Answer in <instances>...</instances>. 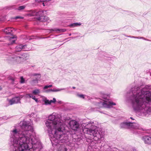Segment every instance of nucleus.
Returning <instances> with one entry per match:
<instances>
[{"instance_id": "obj_18", "label": "nucleus", "mask_w": 151, "mask_h": 151, "mask_svg": "<svg viewBox=\"0 0 151 151\" xmlns=\"http://www.w3.org/2000/svg\"><path fill=\"white\" fill-rule=\"evenodd\" d=\"M51 0H35L36 2L37 3H39L41 2H42V4L44 6L47 5L46 1H51Z\"/></svg>"}, {"instance_id": "obj_34", "label": "nucleus", "mask_w": 151, "mask_h": 151, "mask_svg": "<svg viewBox=\"0 0 151 151\" xmlns=\"http://www.w3.org/2000/svg\"><path fill=\"white\" fill-rule=\"evenodd\" d=\"M23 17H22L20 16H17L15 17L14 19H23Z\"/></svg>"}, {"instance_id": "obj_49", "label": "nucleus", "mask_w": 151, "mask_h": 151, "mask_svg": "<svg viewBox=\"0 0 151 151\" xmlns=\"http://www.w3.org/2000/svg\"><path fill=\"white\" fill-rule=\"evenodd\" d=\"M71 34L70 33L69 34V36H71Z\"/></svg>"}, {"instance_id": "obj_32", "label": "nucleus", "mask_w": 151, "mask_h": 151, "mask_svg": "<svg viewBox=\"0 0 151 151\" xmlns=\"http://www.w3.org/2000/svg\"><path fill=\"white\" fill-rule=\"evenodd\" d=\"M137 39H143L145 40H147V41H150V40H148V39H146L145 38L143 37H137Z\"/></svg>"}, {"instance_id": "obj_8", "label": "nucleus", "mask_w": 151, "mask_h": 151, "mask_svg": "<svg viewBox=\"0 0 151 151\" xmlns=\"http://www.w3.org/2000/svg\"><path fill=\"white\" fill-rule=\"evenodd\" d=\"M22 98V96L20 95L19 96H16L11 99H7V100L10 105H12L14 104L21 103L20 101Z\"/></svg>"}, {"instance_id": "obj_4", "label": "nucleus", "mask_w": 151, "mask_h": 151, "mask_svg": "<svg viewBox=\"0 0 151 151\" xmlns=\"http://www.w3.org/2000/svg\"><path fill=\"white\" fill-rule=\"evenodd\" d=\"M81 126L84 133L92 136L94 140H99L103 137L102 132L99 131V129L94 125L93 122L83 123Z\"/></svg>"}, {"instance_id": "obj_14", "label": "nucleus", "mask_w": 151, "mask_h": 151, "mask_svg": "<svg viewBox=\"0 0 151 151\" xmlns=\"http://www.w3.org/2000/svg\"><path fill=\"white\" fill-rule=\"evenodd\" d=\"M142 139L146 144L151 143V137L149 136H145L142 137Z\"/></svg>"}, {"instance_id": "obj_12", "label": "nucleus", "mask_w": 151, "mask_h": 151, "mask_svg": "<svg viewBox=\"0 0 151 151\" xmlns=\"http://www.w3.org/2000/svg\"><path fill=\"white\" fill-rule=\"evenodd\" d=\"M131 122H124L121 123L120 127L121 128H130V125H131Z\"/></svg>"}, {"instance_id": "obj_11", "label": "nucleus", "mask_w": 151, "mask_h": 151, "mask_svg": "<svg viewBox=\"0 0 151 151\" xmlns=\"http://www.w3.org/2000/svg\"><path fill=\"white\" fill-rule=\"evenodd\" d=\"M32 76H35V79H34L31 81V83L33 85H35L38 83V81L41 77V75L39 73H33L32 74Z\"/></svg>"}, {"instance_id": "obj_46", "label": "nucleus", "mask_w": 151, "mask_h": 151, "mask_svg": "<svg viewBox=\"0 0 151 151\" xmlns=\"http://www.w3.org/2000/svg\"><path fill=\"white\" fill-rule=\"evenodd\" d=\"M2 88L1 86H0V91L2 89Z\"/></svg>"}, {"instance_id": "obj_23", "label": "nucleus", "mask_w": 151, "mask_h": 151, "mask_svg": "<svg viewBox=\"0 0 151 151\" xmlns=\"http://www.w3.org/2000/svg\"><path fill=\"white\" fill-rule=\"evenodd\" d=\"M10 80L11 81V83L12 84H16L17 83H15L16 79L15 78H10Z\"/></svg>"}, {"instance_id": "obj_6", "label": "nucleus", "mask_w": 151, "mask_h": 151, "mask_svg": "<svg viewBox=\"0 0 151 151\" xmlns=\"http://www.w3.org/2000/svg\"><path fill=\"white\" fill-rule=\"evenodd\" d=\"M101 97L104 99V101H100L97 103L100 106V107L102 106L107 108H110L112 106L116 105L115 103L109 100L110 95L104 93L103 92L100 93Z\"/></svg>"}, {"instance_id": "obj_47", "label": "nucleus", "mask_w": 151, "mask_h": 151, "mask_svg": "<svg viewBox=\"0 0 151 151\" xmlns=\"http://www.w3.org/2000/svg\"><path fill=\"white\" fill-rule=\"evenodd\" d=\"M133 151H136V150L135 149H133Z\"/></svg>"}, {"instance_id": "obj_45", "label": "nucleus", "mask_w": 151, "mask_h": 151, "mask_svg": "<svg viewBox=\"0 0 151 151\" xmlns=\"http://www.w3.org/2000/svg\"><path fill=\"white\" fill-rule=\"evenodd\" d=\"M12 9H14V8H15V7H14V6H12Z\"/></svg>"}, {"instance_id": "obj_9", "label": "nucleus", "mask_w": 151, "mask_h": 151, "mask_svg": "<svg viewBox=\"0 0 151 151\" xmlns=\"http://www.w3.org/2000/svg\"><path fill=\"white\" fill-rule=\"evenodd\" d=\"M70 128L75 131L78 130L80 128V126L78 122L75 120L70 121L69 123Z\"/></svg>"}, {"instance_id": "obj_7", "label": "nucleus", "mask_w": 151, "mask_h": 151, "mask_svg": "<svg viewBox=\"0 0 151 151\" xmlns=\"http://www.w3.org/2000/svg\"><path fill=\"white\" fill-rule=\"evenodd\" d=\"M44 12L42 11H41L36 12L35 14L37 16L36 19L38 21L40 22H48L49 18L47 17L44 15Z\"/></svg>"}, {"instance_id": "obj_35", "label": "nucleus", "mask_w": 151, "mask_h": 151, "mask_svg": "<svg viewBox=\"0 0 151 151\" xmlns=\"http://www.w3.org/2000/svg\"><path fill=\"white\" fill-rule=\"evenodd\" d=\"M2 119H7L8 118L6 116H4L3 118H0V120H2Z\"/></svg>"}, {"instance_id": "obj_19", "label": "nucleus", "mask_w": 151, "mask_h": 151, "mask_svg": "<svg viewBox=\"0 0 151 151\" xmlns=\"http://www.w3.org/2000/svg\"><path fill=\"white\" fill-rule=\"evenodd\" d=\"M81 25V23L76 22L70 24L69 25V26L70 27H76L80 26Z\"/></svg>"}, {"instance_id": "obj_20", "label": "nucleus", "mask_w": 151, "mask_h": 151, "mask_svg": "<svg viewBox=\"0 0 151 151\" xmlns=\"http://www.w3.org/2000/svg\"><path fill=\"white\" fill-rule=\"evenodd\" d=\"M26 7L25 5L21 6H18L17 8H15L16 10H17L19 11H22Z\"/></svg>"}, {"instance_id": "obj_2", "label": "nucleus", "mask_w": 151, "mask_h": 151, "mask_svg": "<svg viewBox=\"0 0 151 151\" xmlns=\"http://www.w3.org/2000/svg\"><path fill=\"white\" fill-rule=\"evenodd\" d=\"M45 124L50 137V140L53 147H56L57 151H67V148L63 144L70 147L74 146L76 139H70L69 132H65L66 125L64 121L57 116L55 113L50 115L45 122Z\"/></svg>"}, {"instance_id": "obj_40", "label": "nucleus", "mask_w": 151, "mask_h": 151, "mask_svg": "<svg viewBox=\"0 0 151 151\" xmlns=\"http://www.w3.org/2000/svg\"><path fill=\"white\" fill-rule=\"evenodd\" d=\"M125 36L128 37H130V38H132V36H126V35H125Z\"/></svg>"}, {"instance_id": "obj_39", "label": "nucleus", "mask_w": 151, "mask_h": 151, "mask_svg": "<svg viewBox=\"0 0 151 151\" xmlns=\"http://www.w3.org/2000/svg\"><path fill=\"white\" fill-rule=\"evenodd\" d=\"M132 38H136L137 39V37L132 36Z\"/></svg>"}, {"instance_id": "obj_25", "label": "nucleus", "mask_w": 151, "mask_h": 151, "mask_svg": "<svg viewBox=\"0 0 151 151\" xmlns=\"http://www.w3.org/2000/svg\"><path fill=\"white\" fill-rule=\"evenodd\" d=\"M77 96L81 98H82V99H84V95L82 94H80L79 93H77Z\"/></svg>"}, {"instance_id": "obj_42", "label": "nucleus", "mask_w": 151, "mask_h": 151, "mask_svg": "<svg viewBox=\"0 0 151 151\" xmlns=\"http://www.w3.org/2000/svg\"><path fill=\"white\" fill-rule=\"evenodd\" d=\"M15 37H11V38L12 39H14V38H15Z\"/></svg>"}, {"instance_id": "obj_48", "label": "nucleus", "mask_w": 151, "mask_h": 151, "mask_svg": "<svg viewBox=\"0 0 151 151\" xmlns=\"http://www.w3.org/2000/svg\"><path fill=\"white\" fill-rule=\"evenodd\" d=\"M31 39H32V38H29V40H31Z\"/></svg>"}, {"instance_id": "obj_26", "label": "nucleus", "mask_w": 151, "mask_h": 151, "mask_svg": "<svg viewBox=\"0 0 151 151\" xmlns=\"http://www.w3.org/2000/svg\"><path fill=\"white\" fill-rule=\"evenodd\" d=\"M146 73L147 74L150 75V78L151 79V70H147L146 71Z\"/></svg>"}, {"instance_id": "obj_24", "label": "nucleus", "mask_w": 151, "mask_h": 151, "mask_svg": "<svg viewBox=\"0 0 151 151\" xmlns=\"http://www.w3.org/2000/svg\"><path fill=\"white\" fill-rule=\"evenodd\" d=\"M44 101L45 105H50V101L47 100V99H45Z\"/></svg>"}, {"instance_id": "obj_36", "label": "nucleus", "mask_w": 151, "mask_h": 151, "mask_svg": "<svg viewBox=\"0 0 151 151\" xmlns=\"http://www.w3.org/2000/svg\"><path fill=\"white\" fill-rule=\"evenodd\" d=\"M15 40H12V42H11L10 44H9V45H10L11 44H12L14 43L15 42Z\"/></svg>"}, {"instance_id": "obj_5", "label": "nucleus", "mask_w": 151, "mask_h": 151, "mask_svg": "<svg viewBox=\"0 0 151 151\" xmlns=\"http://www.w3.org/2000/svg\"><path fill=\"white\" fill-rule=\"evenodd\" d=\"M29 58V54L27 53H15L10 55L8 60L13 63H20L27 60Z\"/></svg>"}, {"instance_id": "obj_38", "label": "nucleus", "mask_w": 151, "mask_h": 151, "mask_svg": "<svg viewBox=\"0 0 151 151\" xmlns=\"http://www.w3.org/2000/svg\"><path fill=\"white\" fill-rule=\"evenodd\" d=\"M87 142L92 141H91V139H88V140H87Z\"/></svg>"}, {"instance_id": "obj_33", "label": "nucleus", "mask_w": 151, "mask_h": 151, "mask_svg": "<svg viewBox=\"0 0 151 151\" xmlns=\"http://www.w3.org/2000/svg\"><path fill=\"white\" fill-rule=\"evenodd\" d=\"M32 98L33 100H35L36 102H39L38 100L36 98L35 96H33Z\"/></svg>"}, {"instance_id": "obj_22", "label": "nucleus", "mask_w": 151, "mask_h": 151, "mask_svg": "<svg viewBox=\"0 0 151 151\" xmlns=\"http://www.w3.org/2000/svg\"><path fill=\"white\" fill-rule=\"evenodd\" d=\"M40 93V90L39 89H36L33 90L32 92V93L35 94H37Z\"/></svg>"}, {"instance_id": "obj_44", "label": "nucleus", "mask_w": 151, "mask_h": 151, "mask_svg": "<svg viewBox=\"0 0 151 151\" xmlns=\"http://www.w3.org/2000/svg\"><path fill=\"white\" fill-rule=\"evenodd\" d=\"M72 88L73 89H75L76 88V87H75L73 86V87H72Z\"/></svg>"}, {"instance_id": "obj_10", "label": "nucleus", "mask_w": 151, "mask_h": 151, "mask_svg": "<svg viewBox=\"0 0 151 151\" xmlns=\"http://www.w3.org/2000/svg\"><path fill=\"white\" fill-rule=\"evenodd\" d=\"M27 45L20 44L17 45L15 48V51L18 52L21 51L22 50H29V49L27 48Z\"/></svg>"}, {"instance_id": "obj_31", "label": "nucleus", "mask_w": 151, "mask_h": 151, "mask_svg": "<svg viewBox=\"0 0 151 151\" xmlns=\"http://www.w3.org/2000/svg\"><path fill=\"white\" fill-rule=\"evenodd\" d=\"M33 96V95L32 94H26V96L27 98L29 97L30 98H32Z\"/></svg>"}, {"instance_id": "obj_28", "label": "nucleus", "mask_w": 151, "mask_h": 151, "mask_svg": "<svg viewBox=\"0 0 151 151\" xmlns=\"http://www.w3.org/2000/svg\"><path fill=\"white\" fill-rule=\"evenodd\" d=\"M56 102V99L55 98L53 99V100H51L50 101V104L51 103H54Z\"/></svg>"}, {"instance_id": "obj_16", "label": "nucleus", "mask_w": 151, "mask_h": 151, "mask_svg": "<svg viewBox=\"0 0 151 151\" xmlns=\"http://www.w3.org/2000/svg\"><path fill=\"white\" fill-rule=\"evenodd\" d=\"M104 147L106 149L105 151H117V150L116 148H111L110 146L107 145H104Z\"/></svg>"}, {"instance_id": "obj_41", "label": "nucleus", "mask_w": 151, "mask_h": 151, "mask_svg": "<svg viewBox=\"0 0 151 151\" xmlns=\"http://www.w3.org/2000/svg\"><path fill=\"white\" fill-rule=\"evenodd\" d=\"M28 0H22V1H27Z\"/></svg>"}, {"instance_id": "obj_13", "label": "nucleus", "mask_w": 151, "mask_h": 151, "mask_svg": "<svg viewBox=\"0 0 151 151\" xmlns=\"http://www.w3.org/2000/svg\"><path fill=\"white\" fill-rule=\"evenodd\" d=\"M14 31H15V30L12 27H7L2 29V31L6 34L7 35L11 34Z\"/></svg>"}, {"instance_id": "obj_29", "label": "nucleus", "mask_w": 151, "mask_h": 151, "mask_svg": "<svg viewBox=\"0 0 151 151\" xmlns=\"http://www.w3.org/2000/svg\"><path fill=\"white\" fill-rule=\"evenodd\" d=\"M52 85H46V86H45L44 87L43 89H46L47 88H50V87H52Z\"/></svg>"}, {"instance_id": "obj_37", "label": "nucleus", "mask_w": 151, "mask_h": 151, "mask_svg": "<svg viewBox=\"0 0 151 151\" xmlns=\"http://www.w3.org/2000/svg\"><path fill=\"white\" fill-rule=\"evenodd\" d=\"M39 120V118H37V119H35V120L36 121H38Z\"/></svg>"}, {"instance_id": "obj_43", "label": "nucleus", "mask_w": 151, "mask_h": 151, "mask_svg": "<svg viewBox=\"0 0 151 151\" xmlns=\"http://www.w3.org/2000/svg\"><path fill=\"white\" fill-rule=\"evenodd\" d=\"M130 118L131 119H132V120H134V119L132 117H130Z\"/></svg>"}, {"instance_id": "obj_17", "label": "nucleus", "mask_w": 151, "mask_h": 151, "mask_svg": "<svg viewBox=\"0 0 151 151\" xmlns=\"http://www.w3.org/2000/svg\"><path fill=\"white\" fill-rule=\"evenodd\" d=\"M65 89V88H57V89H50L49 90H46V91L47 92H48L50 91H52V92H57V91H61L63 90H64Z\"/></svg>"}, {"instance_id": "obj_30", "label": "nucleus", "mask_w": 151, "mask_h": 151, "mask_svg": "<svg viewBox=\"0 0 151 151\" xmlns=\"http://www.w3.org/2000/svg\"><path fill=\"white\" fill-rule=\"evenodd\" d=\"M35 115L34 113H32L31 114L29 115V116L30 117H34V119H35Z\"/></svg>"}, {"instance_id": "obj_3", "label": "nucleus", "mask_w": 151, "mask_h": 151, "mask_svg": "<svg viewBox=\"0 0 151 151\" xmlns=\"http://www.w3.org/2000/svg\"><path fill=\"white\" fill-rule=\"evenodd\" d=\"M127 96L135 111L144 115L151 114V85L142 89L137 87L132 88Z\"/></svg>"}, {"instance_id": "obj_15", "label": "nucleus", "mask_w": 151, "mask_h": 151, "mask_svg": "<svg viewBox=\"0 0 151 151\" xmlns=\"http://www.w3.org/2000/svg\"><path fill=\"white\" fill-rule=\"evenodd\" d=\"M131 125H130V128H133L135 129H142L139 124L137 123L131 122Z\"/></svg>"}, {"instance_id": "obj_1", "label": "nucleus", "mask_w": 151, "mask_h": 151, "mask_svg": "<svg viewBox=\"0 0 151 151\" xmlns=\"http://www.w3.org/2000/svg\"><path fill=\"white\" fill-rule=\"evenodd\" d=\"M20 126V130L14 128L10 131V151H39L41 149V143L29 122H22Z\"/></svg>"}, {"instance_id": "obj_27", "label": "nucleus", "mask_w": 151, "mask_h": 151, "mask_svg": "<svg viewBox=\"0 0 151 151\" xmlns=\"http://www.w3.org/2000/svg\"><path fill=\"white\" fill-rule=\"evenodd\" d=\"M20 82L21 83H24L25 82L24 79L22 76H21L20 77Z\"/></svg>"}, {"instance_id": "obj_21", "label": "nucleus", "mask_w": 151, "mask_h": 151, "mask_svg": "<svg viewBox=\"0 0 151 151\" xmlns=\"http://www.w3.org/2000/svg\"><path fill=\"white\" fill-rule=\"evenodd\" d=\"M66 30L65 29H59L54 28V29H52L50 30V31H59L60 32H64Z\"/></svg>"}]
</instances>
